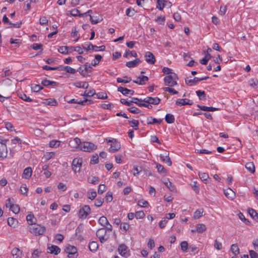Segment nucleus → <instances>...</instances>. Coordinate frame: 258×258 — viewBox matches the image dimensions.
Returning <instances> with one entry per match:
<instances>
[{"label": "nucleus", "mask_w": 258, "mask_h": 258, "mask_svg": "<svg viewBox=\"0 0 258 258\" xmlns=\"http://www.w3.org/2000/svg\"><path fill=\"white\" fill-rule=\"evenodd\" d=\"M45 230L46 228L44 226L40 224H36L35 223L32 225L29 228V232L36 236L42 235Z\"/></svg>", "instance_id": "f257e3e1"}, {"label": "nucleus", "mask_w": 258, "mask_h": 258, "mask_svg": "<svg viewBox=\"0 0 258 258\" xmlns=\"http://www.w3.org/2000/svg\"><path fill=\"white\" fill-rule=\"evenodd\" d=\"M96 235L101 243L106 242L109 239V235H107L106 230L103 227L99 229L97 231Z\"/></svg>", "instance_id": "f03ea898"}, {"label": "nucleus", "mask_w": 258, "mask_h": 258, "mask_svg": "<svg viewBox=\"0 0 258 258\" xmlns=\"http://www.w3.org/2000/svg\"><path fill=\"white\" fill-rule=\"evenodd\" d=\"M176 78V75L175 74L166 76L164 79L165 85L169 87L176 85L177 84Z\"/></svg>", "instance_id": "7ed1b4c3"}, {"label": "nucleus", "mask_w": 258, "mask_h": 258, "mask_svg": "<svg viewBox=\"0 0 258 258\" xmlns=\"http://www.w3.org/2000/svg\"><path fill=\"white\" fill-rule=\"evenodd\" d=\"M97 148V146L93 143L88 142H84L81 146V149L84 152H91Z\"/></svg>", "instance_id": "20e7f679"}, {"label": "nucleus", "mask_w": 258, "mask_h": 258, "mask_svg": "<svg viewBox=\"0 0 258 258\" xmlns=\"http://www.w3.org/2000/svg\"><path fill=\"white\" fill-rule=\"evenodd\" d=\"M66 101L69 103H77L82 105H88L93 103V101L92 100L89 99L87 98H84V100L75 99V98H73L69 100H66Z\"/></svg>", "instance_id": "39448f33"}, {"label": "nucleus", "mask_w": 258, "mask_h": 258, "mask_svg": "<svg viewBox=\"0 0 258 258\" xmlns=\"http://www.w3.org/2000/svg\"><path fill=\"white\" fill-rule=\"evenodd\" d=\"M91 209L88 205L84 206L82 208H81L79 212V217L81 219H85L88 215L90 213Z\"/></svg>", "instance_id": "423d86ee"}, {"label": "nucleus", "mask_w": 258, "mask_h": 258, "mask_svg": "<svg viewBox=\"0 0 258 258\" xmlns=\"http://www.w3.org/2000/svg\"><path fill=\"white\" fill-rule=\"evenodd\" d=\"M82 164V159L81 158H76L74 159L72 163V170L76 173L77 168H79L78 171H80V168Z\"/></svg>", "instance_id": "0eeeda50"}, {"label": "nucleus", "mask_w": 258, "mask_h": 258, "mask_svg": "<svg viewBox=\"0 0 258 258\" xmlns=\"http://www.w3.org/2000/svg\"><path fill=\"white\" fill-rule=\"evenodd\" d=\"M86 45H87V47L83 46V48L84 49H85L88 51H90V46L92 47L93 50L96 51H97L98 50L104 51L105 49V46L104 45L97 46L96 45H93L91 42H87Z\"/></svg>", "instance_id": "6e6552de"}, {"label": "nucleus", "mask_w": 258, "mask_h": 258, "mask_svg": "<svg viewBox=\"0 0 258 258\" xmlns=\"http://www.w3.org/2000/svg\"><path fill=\"white\" fill-rule=\"evenodd\" d=\"M85 68L84 69L82 68V67H80L79 68L78 71L82 75L83 77H86L87 75L85 72L90 73L91 72V70L92 69V66L91 64L86 63L85 65Z\"/></svg>", "instance_id": "1a4fd4ad"}, {"label": "nucleus", "mask_w": 258, "mask_h": 258, "mask_svg": "<svg viewBox=\"0 0 258 258\" xmlns=\"http://www.w3.org/2000/svg\"><path fill=\"white\" fill-rule=\"evenodd\" d=\"M120 102L124 105L128 106H131L133 105V103H136L137 104L138 101L142 102V99H139L138 98H133L132 100L127 101L125 99L121 98L120 100Z\"/></svg>", "instance_id": "9d476101"}, {"label": "nucleus", "mask_w": 258, "mask_h": 258, "mask_svg": "<svg viewBox=\"0 0 258 258\" xmlns=\"http://www.w3.org/2000/svg\"><path fill=\"white\" fill-rule=\"evenodd\" d=\"M145 57H146V61L150 64H153L156 61V59L154 55L150 51H147L145 53Z\"/></svg>", "instance_id": "9b49d317"}, {"label": "nucleus", "mask_w": 258, "mask_h": 258, "mask_svg": "<svg viewBox=\"0 0 258 258\" xmlns=\"http://www.w3.org/2000/svg\"><path fill=\"white\" fill-rule=\"evenodd\" d=\"M176 104L177 105H191L193 102L190 100L185 98V99H178L176 101Z\"/></svg>", "instance_id": "f8f14e48"}, {"label": "nucleus", "mask_w": 258, "mask_h": 258, "mask_svg": "<svg viewBox=\"0 0 258 258\" xmlns=\"http://www.w3.org/2000/svg\"><path fill=\"white\" fill-rule=\"evenodd\" d=\"M94 95H96V97H107V94L105 93L101 92L96 93L95 90L94 89L90 90L88 91L85 97H92Z\"/></svg>", "instance_id": "ddd939ff"}, {"label": "nucleus", "mask_w": 258, "mask_h": 258, "mask_svg": "<svg viewBox=\"0 0 258 258\" xmlns=\"http://www.w3.org/2000/svg\"><path fill=\"white\" fill-rule=\"evenodd\" d=\"M225 196L229 199L232 200L235 197V193L230 188H228L224 190Z\"/></svg>", "instance_id": "4468645a"}, {"label": "nucleus", "mask_w": 258, "mask_h": 258, "mask_svg": "<svg viewBox=\"0 0 258 258\" xmlns=\"http://www.w3.org/2000/svg\"><path fill=\"white\" fill-rule=\"evenodd\" d=\"M32 170L31 167L25 168L22 174V177L25 179H29L32 175Z\"/></svg>", "instance_id": "2eb2a0df"}, {"label": "nucleus", "mask_w": 258, "mask_h": 258, "mask_svg": "<svg viewBox=\"0 0 258 258\" xmlns=\"http://www.w3.org/2000/svg\"><path fill=\"white\" fill-rule=\"evenodd\" d=\"M127 247L124 244H121L119 245L118 250L119 254L122 256H126V253Z\"/></svg>", "instance_id": "dca6fc26"}, {"label": "nucleus", "mask_w": 258, "mask_h": 258, "mask_svg": "<svg viewBox=\"0 0 258 258\" xmlns=\"http://www.w3.org/2000/svg\"><path fill=\"white\" fill-rule=\"evenodd\" d=\"M7 150L6 146L0 145V160L7 157Z\"/></svg>", "instance_id": "f3484780"}, {"label": "nucleus", "mask_w": 258, "mask_h": 258, "mask_svg": "<svg viewBox=\"0 0 258 258\" xmlns=\"http://www.w3.org/2000/svg\"><path fill=\"white\" fill-rule=\"evenodd\" d=\"M185 81L187 85L192 86L196 85L198 83L200 82V79L198 77H195L193 79H188V78H187L185 79Z\"/></svg>", "instance_id": "a211bd4d"}, {"label": "nucleus", "mask_w": 258, "mask_h": 258, "mask_svg": "<svg viewBox=\"0 0 258 258\" xmlns=\"http://www.w3.org/2000/svg\"><path fill=\"white\" fill-rule=\"evenodd\" d=\"M11 253L15 258H21L22 256V251L17 247L12 249Z\"/></svg>", "instance_id": "6ab92c4d"}, {"label": "nucleus", "mask_w": 258, "mask_h": 258, "mask_svg": "<svg viewBox=\"0 0 258 258\" xmlns=\"http://www.w3.org/2000/svg\"><path fill=\"white\" fill-rule=\"evenodd\" d=\"M41 84L44 86L48 87V86H56L58 85V83L54 81H51L50 80H48L47 79H45L41 82Z\"/></svg>", "instance_id": "aec40b11"}, {"label": "nucleus", "mask_w": 258, "mask_h": 258, "mask_svg": "<svg viewBox=\"0 0 258 258\" xmlns=\"http://www.w3.org/2000/svg\"><path fill=\"white\" fill-rule=\"evenodd\" d=\"M50 253H54L55 255L58 254L60 252V249L59 247L56 245H52L48 247Z\"/></svg>", "instance_id": "412c9836"}, {"label": "nucleus", "mask_w": 258, "mask_h": 258, "mask_svg": "<svg viewBox=\"0 0 258 258\" xmlns=\"http://www.w3.org/2000/svg\"><path fill=\"white\" fill-rule=\"evenodd\" d=\"M160 158L163 162L166 163L168 166H170L172 165V161L171 160L170 158L169 157V153H168L167 155H166L165 156L161 155Z\"/></svg>", "instance_id": "4be33fe9"}, {"label": "nucleus", "mask_w": 258, "mask_h": 258, "mask_svg": "<svg viewBox=\"0 0 258 258\" xmlns=\"http://www.w3.org/2000/svg\"><path fill=\"white\" fill-rule=\"evenodd\" d=\"M8 224L14 228L16 227L18 224V221L16 219H15L13 217H9L7 220Z\"/></svg>", "instance_id": "5701e85b"}, {"label": "nucleus", "mask_w": 258, "mask_h": 258, "mask_svg": "<svg viewBox=\"0 0 258 258\" xmlns=\"http://www.w3.org/2000/svg\"><path fill=\"white\" fill-rule=\"evenodd\" d=\"M98 248V244L96 241H91L89 243V248L91 251L95 252Z\"/></svg>", "instance_id": "b1692460"}, {"label": "nucleus", "mask_w": 258, "mask_h": 258, "mask_svg": "<svg viewBox=\"0 0 258 258\" xmlns=\"http://www.w3.org/2000/svg\"><path fill=\"white\" fill-rule=\"evenodd\" d=\"M43 103L51 106H56L57 105V102L56 100L54 98H49L45 99V101L43 102Z\"/></svg>", "instance_id": "393cba45"}, {"label": "nucleus", "mask_w": 258, "mask_h": 258, "mask_svg": "<svg viewBox=\"0 0 258 258\" xmlns=\"http://www.w3.org/2000/svg\"><path fill=\"white\" fill-rule=\"evenodd\" d=\"M245 168L251 173L255 172V166L252 162H249L245 164Z\"/></svg>", "instance_id": "a878e982"}, {"label": "nucleus", "mask_w": 258, "mask_h": 258, "mask_svg": "<svg viewBox=\"0 0 258 258\" xmlns=\"http://www.w3.org/2000/svg\"><path fill=\"white\" fill-rule=\"evenodd\" d=\"M64 251L67 253L69 252L77 253V249L76 247L74 246L68 245L64 249Z\"/></svg>", "instance_id": "bb28decb"}, {"label": "nucleus", "mask_w": 258, "mask_h": 258, "mask_svg": "<svg viewBox=\"0 0 258 258\" xmlns=\"http://www.w3.org/2000/svg\"><path fill=\"white\" fill-rule=\"evenodd\" d=\"M165 119L167 123L171 124L174 122L175 118L173 114L168 113L166 115Z\"/></svg>", "instance_id": "cd10ccee"}, {"label": "nucleus", "mask_w": 258, "mask_h": 258, "mask_svg": "<svg viewBox=\"0 0 258 258\" xmlns=\"http://www.w3.org/2000/svg\"><path fill=\"white\" fill-rule=\"evenodd\" d=\"M87 181L92 184H97L99 181V178L96 176L89 177L87 178Z\"/></svg>", "instance_id": "c85d7f7f"}, {"label": "nucleus", "mask_w": 258, "mask_h": 258, "mask_svg": "<svg viewBox=\"0 0 258 258\" xmlns=\"http://www.w3.org/2000/svg\"><path fill=\"white\" fill-rule=\"evenodd\" d=\"M197 232L199 233H202L206 230L205 225L203 224H198L196 225Z\"/></svg>", "instance_id": "c756f323"}, {"label": "nucleus", "mask_w": 258, "mask_h": 258, "mask_svg": "<svg viewBox=\"0 0 258 258\" xmlns=\"http://www.w3.org/2000/svg\"><path fill=\"white\" fill-rule=\"evenodd\" d=\"M106 101H105L101 103L100 106L105 109L111 110L114 107V105L111 103H106Z\"/></svg>", "instance_id": "7c9ffc66"}, {"label": "nucleus", "mask_w": 258, "mask_h": 258, "mask_svg": "<svg viewBox=\"0 0 258 258\" xmlns=\"http://www.w3.org/2000/svg\"><path fill=\"white\" fill-rule=\"evenodd\" d=\"M120 149V145H118L117 143H113L111 144V147L109 149V151L110 152H115L117 151Z\"/></svg>", "instance_id": "2f4dec72"}, {"label": "nucleus", "mask_w": 258, "mask_h": 258, "mask_svg": "<svg viewBox=\"0 0 258 258\" xmlns=\"http://www.w3.org/2000/svg\"><path fill=\"white\" fill-rule=\"evenodd\" d=\"M98 222L103 227H105V225H106V224H109V222H108L107 219L106 218V217H105L104 216H101L99 218V219L98 220Z\"/></svg>", "instance_id": "473e14b6"}, {"label": "nucleus", "mask_w": 258, "mask_h": 258, "mask_svg": "<svg viewBox=\"0 0 258 258\" xmlns=\"http://www.w3.org/2000/svg\"><path fill=\"white\" fill-rule=\"evenodd\" d=\"M164 92H168L171 95H176L178 94V92L176 91L174 89L171 87H165L163 88Z\"/></svg>", "instance_id": "72a5a7b5"}, {"label": "nucleus", "mask_w": 258, "mask_h": 258, "mask_svg": "<svg viewBox=\"0 0 258 258\" xmlns=\"http://www.w3.org/2000/svg\"><path fill=\"white\" fill-rule=\"evenodd\" d=\"M10 209L15 214H18L20 212V207L18 205H10Z\"/></svg>", "instance_id": "f704fd0d"}, {"label": "nucleus", "mask_w": 258, "mask_h": 258, "mask_svg": "<svg viewBox=\"0 0 258 258\" xmlns=\"http://www.w3.org/2000/svg\"><path fill=\"white\" fill-rule=\"evenodd\" d=\"M156 168L157 169L158 172L160 174L164 173L165 175L166 173V170L164 166L159 163H156Z\"/></svg>", "instance_id": "c9c22d12"}, {"label": "nucleus", "mask_w": 258, "mask_h": 258, "mask_svg": "<svg viewBox=\"0 0 258 258\" xmlns=\"http://www.w3.org/2000/svg\"><path fill=\"white\" fill-rule=\"evenodd\" d=\"M165 2L166 1L165 0H158L157 3V8L159 9L160 10H162L166 6Z\"/></svg>", "instance_id": "e433bc0d"}, {"label": "nucleus", "mask_w": 258, "mask_h": 258, "mask_svg": "<svg viewBox=\"0 0 258 258\" xmlns=\"http://www.w3.org/2000/svg\"><path fill=\"white\" fill-rule=\"evenodd\" d=\"M231 251L235 254H238L239 253V249L236 244H233L231 246Z\"/></svg>", "instance_id": "4c0bfd02"}, {"label": "nucleus", "mask_w": 258, "mask_h": 258, "mask_svg": "<svg viewBox=\"0 0 258 258\" xmlns=\"http://www.w3.org/2000/svg\"><path fill=\"white\" fill-rule=\"evenodd\" d=\"M128 55H131L135 57H137V53L135 51H130V50H126L123 55V56L124 57H127Z\"/></svg>", "instance_id": "58836bf2"}, {"label": "nucleus", "mask_w": 258, "mask_h": 258, "mask_svg": "<svg viewBox=\"0 0 258 258\" xmlns=\"http://www.w3.org/2000/svg\"><path fill=\"white\" fill-rule=\"evenodd\" d=\"M199 175L200 178V179L204 181H206L207 180V179L209 178V175L207 173L205 172H199Z\"/></svg>", "instance_id": "ea45409f"}, {"label": "nucleus", "mask_w": 258, "mask_h": 258, "mask_svg": "<svg viewBox=\"0 0 258 258\" xmlns=\"http://www.w3.org/2000/svg\"><path fill=\"white\" fill-rule=\"evenodd\" d=\"M136 12L133 8H129L126 10L125 14L128 17H133L135 15Z\"/></svg>", "instance_id": "a19ab883"}, {"label": "nucleus", "mask_w": 258, "mask_h": 258, "mask_svg": "<svg viewBox=\"0 0 258 258\" xmlns=\"http://www.w3.org/2000/svg\"><path fill=\"white\" fill-rule=\"evenodd\" d=\"M58 51L62 54H68L69 53L68 47L67 46H60L58 49Z\"/></svg>", "instance_id": "79ce46f5"}, {"label": "nucleus", "mask_w": 258, "mask_h": 258, "mask_svg": "<svg viewBox=\"0 0 258 258\" xmlns=\"http://www.w3.org/2000/svg\"><path fill=\"white\" fill-rule=\"evenodd\" d=\"M104 202V199L101 197H98L96 199L95 201V206L97 207H100L102 206V204Z\"/></svg>", "instance_id": "37998d69"}, {"label": "nucleus", "mask_w": 258, "mask_h": 258, "mask_svg": "<svg viewBox=\"0 0 258 258\" xmlns=\"http://www.w3.org/2000/svg\"><path fill=\"white\" fill-rule=\"evenodd\" d=\"M128 123L132 124V127H134L135 130H138L139 121L133 119L132 120H129Z\"/></svg>", "instance_id": "c03bdc74"}, {"label": "nucleus", "mask_w": 258, "mask_h": 258, "mask_svg": "<svg viewBox=\"0 0 258 258\" xmlns=\"http://www.w3.org/2000/svg\"><path fill=\"white\" fill-rule=\"evenodd\" d=\"M117 91L118 92H121L122 95H126L128 94L129 89H127L126 88H123V87H119L117 88Z\"/></svg>", "instance_id": "a18cd8bd"}, {"label": "nucleus", "mask_w": 258, "mask_h": 258, "mask_svg": "<svg viewBox=\"0 0 258 258\" xmlns=\"http://www.w3.org/2000/svg\"><path fill=\"white\" fill-rule=\"evenodd\" d=\"M124 78H126V80H124V79H122L120 78H118L117 79V82L118 83H129L130 82H131L132 81V79L131 77H128L127 76H124Z\"/></svg>", "instance_id": "49530a36"}, {"label": "nucleus", "mask_w": 258, "mask_h": 258, "mask_svg": "<svg viewBox=\"0 0 258 258\" xmlns=\"http://www.w3.org/2000/svg\"><path fill=\"white\" fill-rule=\"evenodd\" d=\"M34 216L33 214H28L26 217L27 221H28V223L30 224L31 225H33L35 223V222L33 221V219H34Z\"/></svg>", "instance_id": "de8ad7c7"}, {"label": "nucleus", "mask_w": 258, "mask_h": 258, "mask_svg": "<svg viewBox=\"0 0 258 258\" xmlns=\"http://www.w3.org/2000/svg\"><path fill=\"white\" fill-rule=\"evenodd\" d=\"M133 170H134V176H137V175H138L139 174V173H142L143 172V169H142V166H140V167H138V166H135L133 168Z\"/></svg>", "instance_id": "09e8293b"}, {"label": "nucleus", "mask_w": 258, "mask_h": 258, "mask_svg": "<svg viewBox=\"0 0 258 258\" xmlns=\"http://www.w3.org/2000/svg\"><path fill=\"white\" fill-rule=\"evenodd\" d=\"M97 196V193L95 191H88L87 192V197H88V198L91 200H94Z\"/></svg>", "instance_id": "8fccbe9b"}, {"label": "nucleus", "mask_w": 258, "mask_h": 258, "mask_svg": "<svg viewBox=\"0 0 258 258\" xmlns=\"http://www.w3.org/2000/svg\"><path fill=\"white\" fill-rule=\"evenodd\" d=\"M98 156L97 154L93 155L91 158L90 163L92 164H95L98 162Z\"/></svg>", "instance_id": "3c124183"}, {"label": "nucleus", "mask_w": 258, "mask_h": 258, "mask_svg": "<svg viewBox=\"0 0 258 258\" xmlns=\"http://www.w3.org/2000/svg\"><path fill=\"white\" fill-rule=\"evenodd\" d=\"M150 119L152 120V122H147L148 124H153L154 123H158L160 124L162 122V119H157L155 118H153L152 117H150Z\"/></svg>", "instance_id": "603ef678"}, {"label": "nucleus", "mask_w": 258, "mask_h": 258, "mask_svg": "<svg viewBox=\"0 0 258 258\" xmlns=\"http://www.w3.org/2000/svg\"><path fill=\"white\" fill-rule=\"evenodd\" d=\"M112 193L111 191H108L105 196V201L109 203L112 201Z\"/></svg>", "instance_id": "864d4df0"}, {"label": "nucleus", "mask_w": 258, "mask_h": 258, "mask_svg": "<svg viewBox=\"0 0 258 258\" xmlns=\"http://www.w3.org/2000/svg\"><path fill=\"white\" fill-rule=\"evenodd\" d=\"M129 228L130 225L126 223H122L120 224V229L122 231H124V232H126L127 230H128Z\"/></svg>", "instance_id": "5fc2aeb1"}, {"label": "nucleus", "mask_w": 258, "mask_h": 258, "mask_svg": "<svg viewBox=\"0 0 258 258\" xmlns=\"http://www.w3.org/2000/svg\"><path fill=\"white\" fill-rule=\"evenodd\" d=\"M181 249L183 251H186L188 248V243L186 241H183L180 243Z\"/></svg>", "instance_id": "6e6d98bb"}, {"label": "nucleus", "mask_w": 258, "mask_h": 258, "mask_svg": "<svg viewBox=\"0 0 258 258\" xmlns=\"http://www.w3.org/2000/svg\"><path fill=\"white\" fill-rule=\"evenodd\" d=\"M203 211H201L200 210H197L194 213V218L195 219H199L203 215Z\"/></svg>", "instance_id": "4d7b16f0"}, {"label": "nucleus", "mask_w": 258, "mask_h": 258, "mask_svg": "<svg viewBox=\"0 0 258 258\" xmlns=\"http://www.w3.org/2000/svg\"><path fill=\"white\" fill-rule=\"evenodd\" d=\"M145 214L143 211H140L136 212L135 217L137 219H142L144 217Z\"/></svg>", "instance_id": "13d9d810"}, {"label": "nucleus", "mask_w": 258, "mask_h": 258, "mask_svg": "<svg viewBox=\"0 0 258 258\" xmlns=\"http://www.w3.org/2000/svg\"><path fill=\"white\" fill-rule=\"evenodd\" d=\"M106 186L105 184H100L98 186V194L99 195H101L103 193V192L105 190Z\"/></svg>", "instance_id": "bf43d9fd"}, {"label": "nucleus", "mask_w": 258, "mask_h": 258, "mask_svg": "<svg viewBox=\"0 0 258 258\" xmlns=\"http://www.w3.org/2000/svg\"><path fill=\"white\" fill-rule=\"evenodd\" d=\"M127 109L130 112L135 114H138L141 111L139 108L136 107H132L131 108H128Z\"/></svg>", "instance_id": "052dcab7"}, {"label": "nucleus", "mask_w": 258, "mask_h": 258, "mask_svg": "<svg viewBox=\"0 0 258 258\" xmlns=\"http://www.w3.org/2000/svg\"><path fill=\"white\" fill-rule=\"evenodd\" d=\"M148 203L147 201L144 200H141L138 201V205L142 207H146Z\"/></svg>", "instance_id": "680f3d73"}, {"label": "nucleus", "mask_w": 258, "mask_h": 258, "mask_svg": "<svg viewBox=\"0 0 258 258\" xmlns=\"http://www.w3.org/2000/svg\"><path fill=\"white\" fill-rule=\"evenodd\" d=\"M248 212L249 213V214L250 215V216L253 218H255V215H256L257 214V212H256V211H255L254 209H248Z\"/></svg>", "instance_id": "e2e57ef3"}, {"label": "nucleus", "mask_w": 258, "mask_h": 258, "mask_svg": "<svg viewBox=\"0 0 258 258\" xmlns=\"http://www.w3.org/2000/svg\"><path fill=\"white\" fill-rule=\"evenodd\" d=\"M41 251H39L38 249H35L32 253V257L33 258H37L40 256Z\"/></svg>", "instance_id": "0e129e2a"}, {"label": "nucleus", "mask_w": 258, "mask_h": 258, "mask_svg": "<svg viewBox=\"0 0 258 258\" xmlns=\"http://www.w3.org/2000/svg\"><path fill=\"white\" fill-rule=\"evenodd\" d=\"M57 188L59 190L63 191L66 190L67 186L64 183L60 182L57 185Z\"/></svg>", "instance_id": "69168bd1"}, {"label": "nucleus", "mask_w": 258, "mask_h": 258, "mask_svg": "<svg viewBox=\"0 0 258 258\" xmlns=\"http://www.w3.org/2000/svg\"><path fill=\"white\" fill-rule=\"evenodd\" d=\"M5 123V127L6 128L10 131H13L14 130V126L13 124L9 122H6Z\"/></svg>", "instance_id": "338daca9"}, {"label": "nucleus", "mask_w": 258, "mask_h": 258, "mask_svg": "<svg viewBox=\"0 0 258 258\" xmlns=\"http://www.w3.org/2000/svg\"><path fill=\"white\" fill-rule=\"evenodd\" d=\"M222 243L219 242L217 240H215L214 247L217 250H220L222 248Z\"/></svg>", "instance_id": "774afa93"}]
</instances>
